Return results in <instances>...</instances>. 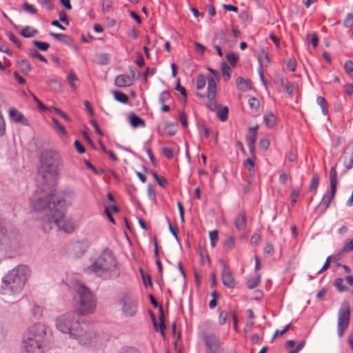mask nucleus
Here are the masks:
<instances>
[{"mask_svg": "<svg viewBox=\"0 0 353 353\" xmlns=\"http://www.w3.org/2000/svg\"><path fill=\"white\" fill-rule=\"evenodd\" d=\"M9 116L10 119L15 123H21L24 125H28L29 124L28 119L24 115L14 108H10Z\"/></svg>", "mask_w": 353, "mask_h": 353, "instance_id": "nucleus-16", "label": "nucleus"}, {"mask_svg": "<svg viewBox=\"0 0 353 353\" xmlns=\"http://www.w3.org/2000/svg\"><path fill=\"white\" fill-rule=\"evenodd\" d=\"M350 310L347 301H344L339 311V319L337 325L338 335L341 337L345 330L347 328L350 321Z\"/></svg>", "mask_w": 353, "mask_h": 353, "instance_id": "nucleus-10", "label": "nucleus"}, {"mask_svg": "<svg viewBox=\"0 0 353 353\" xmlns=\"http://www.w3.org/2000/svg\"><path fill=\"white\" fill-rule=\"evenodd\" d=\"M88 248V245L87 243L81 242V241H77L73 245V250L76 252L77 254L83 255L85 253Z\"/></svg>", "mask_w": 353, "mask_h": 353, "instance_id": "nucleus-22", "label": "nucleus"}, {"mask_svg": "<svg viewBox=\"0 0 353 353\" xmlns=\"http://www.w3.org/2000/svg\"><path fill=\"white\" fill-rule=\"evenodd\" d=\"M65 204V201L54 194L44 190H37L30 201L32 210L41 214V221L45 225V218L51 216L55 209Z\"/></svg>", "mask_w": 353, "mask_h": 353, "instance_id": "nucleus-5", "label": "nucleus"}, {"mask_svg": "<svg viewBox=\"0 0 353 353\" xmlns=\"http://www.w3.org/2000/svg\"><path fill=\"white\" fill-rule=\"evenodd\" d=\"M334 285L340 292H345L348 290V288L343 284V279L342 278L336 279L334 281Z\"/></svg>", "mask_w": 353, "mask_h": 353, "instance_id": "nucleus-34", "label": "nucleus"}, {"mask_svg": "<svg viewBox=\"0 0 353 353\" xmlns=\"http://www.w3.org/2000/svg\"><path fill=\"white\" fill-rule=\"evenodd\" d=\"M287 68L292 72H294L296 68V61L294 58H290L288 61Z\"/></svg>", "mask_w": 353, "mask_h": 353, "instance_id": "nucleus-56", "label": "nucleus"}, {"mask_svg": "<svg viewBox=\"0 0 353 353\" xmlns=\"http://www.w3.org/2000/svg\"><path fill=\"white\" fill-rule=\"evenodd\" d=\"M55 325L60 332L68 334L71 339H77L80 344L88 345L91 343V334L81 325L74 313L66 312L59 315L56 319Z\"/></svg>", "mask_w": 353, "mask_h": 353, "instance_id": "nucleus-3", "label": "nucleus"}, {"mask_svg": "<svg viewBox=\"0 0 353 353\" xmlns=\"http://www.w3.org/2000/svg\"><path fill=\"white\" fill-rule=\"evenodd\" d=\"M353 250V239L347 242L342 248V252H347Z\"/></svg>", "mask_w": 353, "mask_h": 353, "instance_id": "nucleus-61", "label": "nucleus"}, {"mask_svg": "<svg viewBox=\"0 0 353 353\" xmlns=\"http://www.w3.org/2000/svg\"><path fill=\"white\" fill-rule=\"evenodd\" d=\"M50 338L46 325L41 323L32 325L23 336V353H45L50 344Z\"/></svg>", "mask_w": 353, "mask_h": 353, "instance_id": "nucleus-1", "label": "nucleus"}, {"mask_svg": "<svg viewBox=\"0 0 353 353\" xmlns=\"http://www.w3.org/2000/svg\"><path fill=\"white\" fill-rule=\"evenodd\" d=\"M236 83L237 88L239 90L245 92L252 89L251 82L248 79H244L243 77H238Z\"/></svg>", "mask_w": 353, "mask_h": 353, "instance_id": "nucleus-19", "label": "nucleus"}, {"mask_svg": "<svg viewBox=\"0 0 353 353\" xmlns=\"http://www.w3.org/2000/svg\"><path fill=\"white\" fill-rule=\"evenodd\" d=\"M291 326H292V323H290L287 325H285V327L283 330H276L273 337H272V339H274L276 337V336H278V335L281 336V335L284 334L285 332H287L291 328Z\"/></svg>", "mask_w": 353, "mask_h": 353, "instance_id": "nucleus-55", "label": "nucleus"}, {"mask_svg": "<svg viewBox=\"0 0 353 353\" xmlns=\"http://www.w3.org/2000/svg\"><path fill=\"white\" fill-rule=\"evenodd\" d=\"M40 163L38 174L46 182L50 179L57 176L59 170L62 166L59 154L53 150L43 152L40 156Z\"/></svg>", "mask_w": 353, "mask_h": 353, "instance_id": "nucleus-6", "label": "nucleus"}, {"mask_svg": "<svg viewBox=\"0 0 353 353\" xmlns=\"http://www.w3.org/2000/svg\"><path fill=\"white\" fill-rule=\"evenodd\" d=\"M316 102L321 108L322 113L324 115H326L327 114L328 110L325 98L323 97H318L316 99Z\"/></svg>", "mask_w": 353, "mask_h": 353, "instance_id": "nucleus-35", "label": "nucleus"}, {"mask_svg": "<svg viewBox=\"0 0 353 353\" xmlns=\"http://www.w3.org/2000/svg\"><path fill=\"white\" fill-rule=\"evenodd\" d=\"M22 9L32 14H35L37 12V9L30 4H28V3H25L22 5Z\"/></svg>", "mask_w": 353, "mask_h": 353, "instance_id": "nucleus-47", "label": "nucleus"}, {"mask_svg": "<svg viewBox=\"0 0 353 353\" xmlns=\"http://www.w3.org/2000/svg\"><path fill=\"white\" fill-rule=\"evenodd\" d=\"M216 94V85L214 78L211 76L208 77V93L207 98L208 99V103L207 107L212 111H214L218 104L215 100Z\"/></svg>", "mask_w": 353, "mask_h": 353, "instance_id": "nucleus-12", "label": "nucleus"}, {"mask_svg": "<svg viewBox=\"0 0 353 353\" xmlns=\"http://www.w3.org/2000/svg\"><path fill=\"white\" fill-rule=\"evenodd\" d=\"M37 33V30L34 28H32L30 26H26L23 28L20 34L26 38H30L34 37Z\"/></svg>", "mask_w": 353, "mask_h": 353, "instance_id": "nucleus-29", "label": "nucleus"}, {"mask_svg": "<svg viewBox=\"0 0 353 353\" xmlns=\"http://www.w3.org/2000/svg\"><path fill=\"white\" fill-rule=\"evenodd\" d=\"M133 84V77L127 74H119L114 79V85L118 88L128 87Z\"/></svg>", "mask_w": 353, "mask_h": 353, "instance_id": "nucleus-17", "label": "nucleus"}, {"mask_svg": "<svg viewBox=\"0 0 353 353\" xmlns=\"http://www.w3.org/2000/svg\"><path fill=\"white\" fill-rule=\"evenodd\" d=\"M210 244L212 248H214L216 242L219 240V234L217 230H213L210 232Z\"/></svg>", "mask_w": 353, "mask_h": 353, "instance_id": "nucleus-40", "label": "nucleus"}, {"mask_svg": "<svg viewBox=\"0 0 353 353\" xmlns=\"http://www.w3.org/2000/svg\"><path fill=\"white\" fill-rule=\"evenodd\" d=\"M112 6V0H103L102 3V12L103 13L108 12Z\"/></svg>", "mask_w": 353, "mask_h": 353, "instance_id": "nucleus-52", "label": "nucleus"}, {"mask_svg": "<svg viewBox=\"0 0 353 353\" xmlns=\"http://www.w3.org/2000/svg\"><path fill=\"white\" fill-rule=\"evenodd\" d=\"M17 66L23 74H28L31 70L32 67L29 62L26 59H21L17 62Z\"/></svg>", "mask_w": 353, "mask_h": 353, "instance_id": "nucleus-24", "label": "nucleus"}, {"mask_svg": "<svg viewBox=\"0 0 353 353\" xmlns=\"http://www.w3.org/2000/svg\"><path fill=\"white\" fill-rule=\"evenodd\" d=\"M110 55L108 53H102L99 55L98 63L100 65H106L109 62Z\"/></svg>", "mask_w": 353, "mask_h": 353, "instance_id": "nucleus-48", "label": "nucleus"}, {"mask_svg": "<svg viewBox=\"0 0 353 353\" xmlns=\"http://www.w3.org/2000/svg\"><path fill=\"white\" fill-rule=\"evenodd\" d=\"M219 263L222 266L221 280L223 284L227 288H234L236 282L232 273L228 268L226 263L223 259H220Z\"/></svg>", "mask_w": 353, "mask_h": 353, "instance_id": "nucleus-13", "label": "nucleus"}, {"mask_svg": "<svg viewBox=\"0 0 353 353\" xmlns=\"http://www.w3.org/2000/svg\"><path fill=\"white\" fill-rule=\"evenodd\" d=\"M77 81L78 78L73 72H71L68 74L67 77V81L73 90H75L77 88L76 85L74 84V82Z\"/></svg>", "mask_w": 353, "mask_h": 353, "instance_id": "nucleus-37", "label": "nucleus"}, {"mask_svg": "<svg viewBox=\"0 0 353 353\" xmlns=\"http://www.w3.org/2000/svg\"><path fill=\"white\" fill-rule=\"evenodd\" d=\"M263 121L268 128H273L276 123V117L272 112H269L263 117Z\"/></svg>", "mask_w": 353, "mask_h": 353, "instance_id": "nucleus-25", "label": "nucleus"}, {"mask_svg": "<svg viewBox=\"0 0 353 353\" xmlns=\"http://www.w3.org/2000/svg\"><path fill=\"white\" fill-rule=\"evenodd\" d=\"M259 145L261 149L263 150H266L269 145H270V141H269V139H267V138H263L259 143Z\"/></svg>", "mask_w": 353, "mask_h": 353, "instance_id": "nucleus-58", "label": "nucleus"}, {"mask_svg": "<svg viewBox=\"0 0 353 353\" xmlns=\"http://www.w3.org/2000/svg\"><path fill=\"white\" fill-rule=\"evenodd\" d=\"M235 245V239L233 236H228L223 243V249L224 252H228Z\"/></svg>", "mask_w": 353, "mask_h": 353, "instance_id": "nucleus-26", "label": "nucleus"}, {"mask_svg": "<svg viewBox=\"0 0 353 353\" xmlns=\"http://www.w3.org/2000/svg\"><path fill=\"white\" fill-rule=\"evenodd\" d=\"M120 353H139V351L131 347H123L121 350Z\"/></svg>", "mask_w": 353, "mask_h": 353, "instance_id": "nucleus-63", "label": "nucleus"}, {"mask_svg": "<svg viewBox=\"0 0 353 353\" xmlns=\"http://www.w3.org/2000/svg\"><path fill=\"white\" fill-rule=\"evenodd\" d=\"M343 26L345 28H351L353 26V14L352 13L347 14L343 21Z\"/></svg>", "mask_w": 353, "mask_h": 353, "instance_id": "nucleus-46", "label": "nucleus"}, {"mask_svg": "<svg viewBox=\"0 0 353 353\" xmlns=\"http://www.w3.org/2000/svg\"><path fill=\"white\" fill-rule=\"evenodd\" d=\"M220 108L221 109L217 112V117L220 121H225L228 118L229 110L226 106L221 107V105H220Z\"/></svg>", "mask_w": 353, "mask_h": 353, "instance_id": "nucleus-32", "label": "nucleus"}, {"mask_svg": "<svg viewBox=\"0 0 353 353\" xmlns=\"http://www.w3.org/2000/svg\"><path fill=\"white\" fill-rule=\"evenodd\" d=\"M39 3L45 6L46 9L48 10H52L54 9V4L52 3V0H39Z\"/></svg>", "mask_w": 353, "mask_h": 353, "instance_id": "nucleus-57", "label": "nucleus"}, {"mask_svg": "<svg viewBox=\"0 0 353 353\" xmlns=\"http://www.w3.org/2000/svg\"><path fill=\"white\" fill-rule=\"evenodd\" d=\"M74 145L79 154H83L85 152L84 146L81 143L79 140H76L74 143Z\"/></svg>", "mask_w": 353, "mask_h": 353, "instance_id": "nucleus-60", "label": "nucleus"}, {"mask_svg": "<svg viewBox=\"0 0 353 353\" xmlns=\"http://www.w3.org/2000/svg\"><path fill=\"white\" fill-rule=\"evenodd\" d=\"M261 281V275L258 274L255 278H250L247 281V287L249 289H254L259 285Z\"/></svg>", "mask_w": 353, "mask_h": 353, "instance_id": "nucleus-33", "label": "nucleus"}, {"mask_svg": "<svg viewBox=\"0 0 353 353\" xmlns=\"http://www.w3.org/2000/svg\"><path fill=\"white\" fill-rule=\"evenodd\" d=\"M176 90H178L179 92H180L181 94L183 97H184L185 99H186V97H187L186 90L184 87H183L180 85L179 79H178L176 81Z\"/></svg>", "mask_w": 353, "mask_h": 353, "instance_id": "nucleus-59", "label": "nucleus"}, {"mask_svg": "<svg viewBox=\"0 0 353 353\" xmlns=\"http://www.w3.org/2000/svg\"><path fill=\"white\" fill-rule=\"evenodd\" d=\"M30 54L34 58H37L42 62L47 63L48 61L41 54H40L37 50L32 48L30 50Z\"/></svg>", "mask_w": 353, "mask_h": 353, "instance_id": "nucleus-41", "label": "nucleus"}, {"mask_svg": "<svg viewBox=\"0 0 353 353\" xmlns=\"http://www.w3.org/2000/svg\"><path fill=\"white\" fill-rule=\"evenodd\" d=\"M50 34L54 39H55L65 44H69L71 41V38L66 34H59V33H54V32H50Z\"/></svg>", "mask_w": 353, "mask_h": 353, "instance_id": "nucleus-27", "label": "nucleus"}, {"mask_svg": "<svg viewBox=\"0 0 353 353\" xmlns=\"http://www.w3.org/2000/svg\"><path fill=\"white\" fill-rule=\"evenodd\" d=\"M171 97L170 93L168 91L162 92L159 97V101L161 103H163L165 101H168Z\"/></svg>", "mask_w": 353, "mask_h": 353, "instance_id": "nucleus-49", "label": "nucleus"}, {"mask_svg": "<svg viewBox=\"0 0 353 353\" xmlns=\"http://www.w3.org/2000/svg\"><path fill=\"white\" fill-rule=\"evenodd\" d=\"M234 225L239 231H243L246 228V216L244 212H239L234 221Z\"/></svg>", "mask_w": 353, "mask_h": 353, "instance_id": "nucleus-18", "label": "nucleus"}, {"mask_svg": "<svg viewBox=\"0 0 353 353\" xmlns=\"http://www.w3.org/2000/svg\"><path fill=\"white\" fill-rule=\"evenodd\" d=\"M123 303V312L126 316H134L137 310L136 302L129 296H125L122 300Z\"/></svg>", "mask_w": 353, "mask_h": 353, "instance_id": "nucleus-14", "label": "nucleus"}, {"mask_svg": "<svg viewBox=\"0 0 353 353\" xmlns=\"http://www.w3.org/2000/svg\"><path fill=\"white\" fill-rule=\"evenodd\" d=\"M112 94L114 95L115 100H117V101L123 103H126L128 102L129 98L128 95L125 94V93L119 90H115L112 92Z\"/></svg>", "mask_w": 353, "mask_h": 353, "instance_id": "nucleus-28", "label": "nucleus"}, {"mask_svg": "<svg viewBox=\"0 0 353 353\" xmlns=\"http://www.w3.org/2000/svg\"><path fill=\"white\" fill-rule=\"evenodd\" d=\"M300 188H295L292 189L290 194L291 203L292 205L296 202V199L300 194Z\"/></svg>", "mask_w": 353, "mask_h": 353, "instance_id": "nucleus-45", "label": "nucleus"}, {"mask_svg": "<svg viewBox=\"0 0 353 353\" xmlns=\"http://www.w3.org/2000/svg\"><path fill=\"white\" fill-rule=\"evenodd\" d=\"M32 43L34 46L39 48L40 50L46 51L49 48V43L47 42H42L37 40H33Z\"/></svg>", "mask_w": 353, "mask_h": 353, "instance_id": "nucleus-39", "label": "nucleus"}, {"mask_svg": "<svg viewBox=\"0 0 353 353\" xmlns=\"http://www.w3.org/2000/svg\"><path fill=\"white\" fill-rule=\"evenodd\" d=\"M165 129L167 130L168 135L174 136L177 131V123L168 121L165 123Z\"/></svg>", "mask_w": 353, "mask_h": 353, "instance_id": "nucleus-30", "label": "nucleus"}, {"mask_svg": "<svg viewBox=\"0 0 353 353\" xmlns=\"http://www.w3.org/2000/svg\"><path fill=\"white\" fill-rule=\"evenodd\" d=\"M201 338L210 353H219L221 343L218 336L213 332H205L202 333Z\"/></svg>", "mask_w": 353, "mask_h": 353, "instance_id": "nucleus-11", "label": "nucleus"}, {"mask_svg": "<svg viewBox=\"0 0 353 353\" xmlns=\"http://www.w3.org/2000/svg\"><path fill=\"white\" fill-rule=\"evenodd\" d=\"M221 68L222 73L225 77V80L228 81L230 78V74L232 72L230 67L228 65L226 62L223 61L221 63Z\"/></svg>", "mask_w": 353, "mask_h": 353, "instance_id": "nucleus-31", "label": "nucleus"}, {"mask_svg": "<svg viewBox=\"0 0 353 353\" xmlns=\"http://www.w3.org/2000/svg\"><path fill=\"white\" fill-rule=\"evenodd\" d=\"M53 109H54V111L57 114H59L61 117H62L65 121H70L69 117L64 112H63L61 109L56 108V107L53 108Z\"/></svg>", "mask_w": 353, "mask_h": 353, "instance_id": "nucleus-62", "label": "nucleus"}, {"mask_svg": "<svg viewBox=\"0 0 353 353\" xmlns=\"http://www.w3.org/2000/svg\"><path fill=\"white\" fill-rule=\"evenodd\" d=\"M226 35L223 30H217L214 33V36L213 38V44L218 43L217 44H221L222 43L226 42Z\"/></svg>", "mask_w": 353, "mask_h": 353, "instance_id": "nucleus-23", "label": "nucleus"}, {"mask_svg": "<svg viewBox=\"0 0 353 353\" xmlns=\"http://www.w3.org/2000/svg\"><path fill=\"white\" fill-rule=\"evenodd\" d=\"M344 67L346 72L350 76H353V61L351 60L347 61L345 63Z\"/></svg>", "mask_w": 353, "mask_h": 353, "instance_id": "nucleus-51", "label": "nucleus"}, {"mask_svg": "<svg viewBox=\"0 0 353 353\" xmlns=\"http://www.w3.org/2000/svg\"><path fill=\"white\" fill-rule=\"evenodd\" d=\"M248 104H249L250 108L254 112H257L259 108V106H260L259 101L255 97L250 98L248 100Z\"/></svg>", "mask_w": 353, "mask_h": 353, "instance_id": "nucleus-36", "label": "nucleus"}, {"mask_svg": "<svg viewBox=\"0 0 353 353\" xmlns=\"http://www.w3.org/2000/svg\"><path fill=\"white\" fill-rule=\"evenodd\" d=\"M330 195L325 194L321 202L318 205L317 210L323 214L328 208L334 198L337 186V172L335 167H332L330 171Z\"/></svg>", "mask_w": 353, "mask_h": 353, "instance_id": "nucleus-9", "label": "nucleus"}, {"mask_svg": "<svg viewBox=\"0 0 353 353\" xmlns=\"http://www.w3.org/2000/svg\"><path fill=\"white\" fill-rule=\"evenodd\" d=\"M205 85V79L203 74H200L196 78V88L198 90L203 89Z\"/></svg>", "mask_w": 353, "mask_h": 353, "instance_id": "nucleus-43", "label": "nucleus"}, {"mask_svg": "<svg viewBox=\"0 0 353 353\" xmlns=\"http://www.w3.org/2000/svg\"><path fill=\"white\" fill-rule=\"evenodd\" d=\"M73 299L76 310L79 314L85 315L94 312L97 303V297L85 285L80 284L77 286Z\"/></svg>", "mask_w": 353, "mask_h": 353, "instance_id": "nucleus-7", "label": "nucleus"}, {"mask_svg": "<svg viewBox=\"0 0 353 353\" xmlns=\"http://www.w3.org/2000/svg\"><path fill=\"white\" fill-rule=\"evenodd\" d=\"M226 59L232 66L235 67L238 61V56L233 52L228 53L226 55Z\"/></svg>", "mask_w": 353, "mask_h": 353, "instance_id": "nucleus-42", "label": "nucleus"}, {"mask_svg": "<svg viewBox=\"0 0 353 353\" xmlns=\"http://www.w3.org/2000/svg\"><path fill=\"white\" fill-rule=\"evenodd\" d=\"M166 219H167L168 223V228H169V230H170V232H171V233L172 234V235L174 236V238H175L176 241L177 242H179V237H178V236H177V231H178L177 228H174V227L172 225V224H171V223H170V219H169V218H168V216H166Z\"/></svg>", "mask_w": 353, "mask_h": 353, "instance_id": "nucleus-53", "label": "nucleus"}, {"mask_svg": "<svg viewBox=\"0 0 353 353\" xmlns=\"http://www.w3.org/2000/svg\"><path fill=\"white\" fill-rule=\"evenodd\" d=\"M30 273V269L26 265L21 264L13 268L2 278L3 291L13 296L20 294Z\"/></svg>", "mask_w": 353, "mask_h": 353, "instance_id": "nucleus-4", "label": "nucleus"}, {"mask_svg": "<svg viewBox=\"0 0 353 353\" xmlns=\"http://www.w3.org/2000/svg\"><path fill=\"white\" fill-rule=\"evenodd\" d=\"M7 36L9 38L10 41L14 43L19 48H21L22 47L21 41L14 36L13 33L8 32Z\"/></svg>", "mask_w": 353, "mask_h": 353, "instance_id": "nucleus-50", "label": "nucleus"}, {"mask_svg": "<svg viewBox=\"0 0 353 353\" xmlns=\"http://www.w3.org/2000/svg\"><path fill=\"white\" fill-rule=\"evenodd\" d=\"M64 205L58 206L51 216L45 218V225L43 226L44 230H49L57 228L58 230H62L65 233L70 234L74 230V225L70 220L65 219Z\"/></svg>", "mask_w": 353, "mask_h": 353, "instance_id": "nucleus-8", "label": "nucleus"}, {"mask_svg": "<svg viewBox=\"0 0 353 353\" xmlns=\"http://www.w3.org/2000/svg\"><path fill=\"white\" fill-rule=\"evenodd\" d=\"M149 299L150 300L151 303L154 307H159V320H160V325H159V329L161 330V334L163 337H165V329L166 327L165 323V315L163 313V306L161 305H159L158 302L154 299V296L152 294L149 295Z\"/></svg>", "mask_w": 353, "mask_h": 353, "instance_id": "nucleus-15", "label": "nucleus"}, {"mask_svg": "<svg viewBox=\"0 0 353 353\" xmlns=\"http://www.w3.org/2000/svg\"><path fill=\"white\" fill-rule=\"evenodd\" d=\"M258 128L259 125H256L248 129V134L245 137L247 143H255Z\"/></svg>", "mask_w": 353, "mask_h": 353, "instance_id": "nucleus-21", "label": "nucleus"}, {"mask_svg": "<svg viewBox=\"0 0 353 353\" xmlns=\"http://www.w3.org/2000/svg\"><path fill=\"white\" fill-rule=\"evenodd\" d=\"M140 273H141V278H142L144 285L145 286H147L148 284H149L150 285H152V278H151L150 275L148 274H145L141 268L140 269Z\"/></svg>", "mask_w": 353, "mask_h": 353, "instance_id": "nucleus-44", "label": "nucleus"}, {"mask_svg": "<svg viewBox=\"0 0 353 353\" xmlns=\"http://www.w3.org/2000/svg\"><path fill=\"white\" fill-rule=\"evenodd\" d=\"M130 125L133 128L145 127V123L144 120L140 118L134 113H131L129 115Z\"/></svg>", "mask_w": 353, "mask_h": 353, "instance_id": "nucleus-20", "label": "nucleus"}, {"mask_svg": "<svg viewBox=\"0 0 353 353\" xmlns=\"http://www.w3.org/2000/svg\"><path fill=\"white\" fill-rule=\"evenodd\" d=\"M228 314L226 311H221L219 316V323L220 325H224L228 320Z\"/></svg>", "mask_w": 353, "mask_h": 353, "instance_id": "nucleus-54", "label": "nucleus"}, {"mask_svg": "<svg viewBox=\"0 0 353 353\" xmlns=\"http://www.w3.org/2000/svg\"><path fill=\"white\" fill-rule=\"evenodd\" d=\"M319 183V176L317 173L314 174L312 176L311 183L309 187V190L312 192L316 190Z\"/></svg>", "mask_w": 353, "mask_h": 353, "instance_id": "nucleus-38", "label": "nucleus"}, {"mask_svg": "<svg viewBox=\"0 0 353 353\" xmlns=\"http://www.w3.org/2000/svg\"><path fill=\"white\" fill-rule=\"evenodd\" d=\"M88 269L103 279H112L120 276L117 261L112 252L104 249L99 254L90 258Z\"/></svg>", "mask_w": 353, "mask_h": 353, "instance_id": "nucleus-2", "label": "nucleus"}, {"mask_svg": "<svg viewBox=\"0 0 353 353\" xmlns=\"http://www.w3.org/2000/svg\"><path fill=\"white\" fill-rule=\"evenodd\" d=\"M120 353H139V351L131 347H123L121 350Z\"/></svg>", "mask_w": 353, "mask_h": 353, "instance_id": "nucleus-64", "label": "nucleus"}]
</instances>
